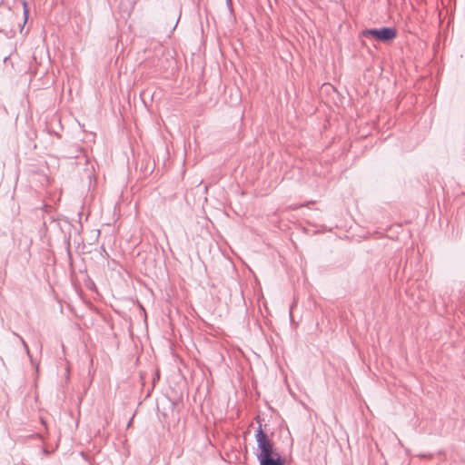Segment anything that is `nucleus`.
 Listing matches in <instances>:
<instances>
[{"label":"nucleus","mask_w":465,"mask_h":465,"mask_svg":"<svg viewBox=\"0 0 465 465\" xmlns=\"http://www.w3.org/2000/svg\"><path fill=\"white\" fill-rule=\"evenodd\" d=\"M256 420L257 422L259 423V426L255 430L254 435L257 442L256 458L279 452L277 449L274 447V442L272 441V440L270 439L268 434L263 430L262 425L260 422V416H257Z\"/></svg>","instance_id":"f257e3e1"},{"label":"nucleus","mask_w":465,"mask_h":465,"mask_svg":"<svg viewBox=\"0 0 465 465\" xmlns=\"http://www.w3.org/2000/svg\"><path fill=\"white\" fill-rule=\"evenodd\" d=\"M362 37H373L374 39L388 43L397 36V31L394 27H381L365 29L361 33Z\"/></svg>","instance_id":"f03ea898"},{"label":"nucleus","mask_w":465,"mask_h":465,"mask_svg":"<svg viewBox=\"0 0 465 465\" xmlns=\"http://www.w3.org/2000/svg\"><path fill=\"white\" fill-rule=\"evenodd\" d=\"M260 465H285V460L280 452L257 457Z\"/></svg>","instance_id":"7ed1b4c3"},{"label":"nucleus","mask_w":465,"mask_h":465,"mask_svg":"<svg viewBox=\"0 0 465 465\" xmlns=\"http://www.w3.org/2000/svg\"><path fill=\"white\" fill-rule=\"evenodd\" d=\"M23 7H24V16H25V23L28 19V14H29L26 1L23 2Z\"/></svg>","instance_id":"20e7f679"},{"label":"nucleus","mask_w":465,"mask_h":465,"mask_svg":"<svg viewBox=\"0 0 465 465\" xmlns=\"http://www.w3.org/2000/svg\"><path fill=\"white\" fill-rule=\"evenodd\" d=\"M15 335L20 339V341H22L23 346L25 347V351H26L27 355L31 357V355H30V351H29V348H28V345L26 344V342L25 341V340H24L20 335H18V334H16V333H15Z\"/></svg>","instance_id":"39448f33"},{"label":"nucleus","mask_w":465,"mask_h":465,"mask_svg":"<svg viewBox=\"0 0 465 465\" xmlns=\"http://www.w3.org/2000/svg\"><path fill=\"white\" fill-rule=\"evenodd\" d=\"M226 5H227L228 9L230 10V12H232V1L226 0Z\"/></svg>","instance_id":"423d86ee"},{"label":"nucleus","mask_w":465,"mask_h":465,"mask_svg":"<svg viewBox=\"0 0 465 465\" xmlns=\"http://www.w3.org/2000/svg\"><path fill=\"white\" fill-rule=\"evenodd\" d=\"M180 17H181V13L179 12L178 16H177L176 21H175V24H174V25H173V30H174V29H175V27L177 26L178 22H179V20H180Z\"/></svg>","instance_id":"0eeeda50"},{"label":"nucleus","mask_w":465,"mask_h":465,"mask_svg":"<svg viewBox=\"0 0 465 465\" xmlns=\"http://www.w3.org/2000/svg\"><path fill=\"white\" fill-rule=\"evenodd\" d=\"M132 420L128 422L127 427L131 425Z\"/></svg>","instance_id":"6e6552de"}]
</instances>
